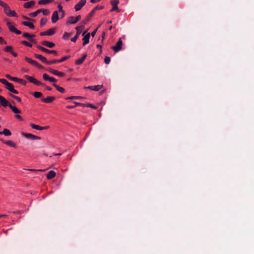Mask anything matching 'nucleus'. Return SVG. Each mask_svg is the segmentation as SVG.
Returning a JSON list of instances; mask_svg holds the SVG:
<instances>
[{
  "instance_id": "f257e3e1",
  "label": "nucleus",
  "mask_w": 254,
  "mask_h": 254,
  "mask_svg": "<svg viewBox=\"0 0 254 254\" xmlns=\"http://www.w3.org/2000/svg\"><path fill=\"white\" fill-rule=\"evenodd\" d=\"M84 26L83 25H81L80 26H77L75 28V29L76 30L77 32L76 33V35L71 39V41L73 42H75L77 40V39L78 38L79 36L80 35L81 31L84 29Z\"/></svg>"
},
{
  "instance_id": "f03ea898",
  "label": "nucleus",
  "mask_w": 254,
  "mask_h": 254,
  "mask_svg": "<svg viewBox=\"0 0 254 254\" xmlns=\"http://www.w3.org/2000/svg\"><path fill=\"white\" fill-rule=\"evenodd\" d=\"M98 9V6H96L88 14L87 17L84 19L81 24L83 25L86 24L88 21L90 20L91 18L94 15L95 12Z\"/></svg>"
},
{
  "instance_id": "7ed1b4c3",
  "label": "nucleus",
  "mask_w": 254,
  "mask_h": 254,
  "mask_svg": "<svg viewBox=\"0 0 254 254\" xmlns=\"http://www.w3.org/2000/svg\"><path fill=\"white\" fill-rule=\"evenodd\" d=\"M24 77L31 83H32L36 85L41 86L43 85V83H42L41 81H38L34 77L29 76L28 75H25Z\"/></svg>"
},
{
  "instance_id": "20e7f679",
  "label": "nucleus",
  "mask_w": 254,
  "mask_h": 254,
  "mask_svg": "<svg viewBox=\"0 0 254 254\" xmlns=\"http://www.w3.org/2000/svg\"><path fill=\"white\" fill-rule=\"evenodd\" d=\"M5 77L6 78H7L8 79L10 80H12V81H15V82H17L20 84H22L24 85H25L26 84V81H25L24 80H23L22 79H20V78H17V77H11L10 75L9 74H6L5 75Z\"/></svg>"
},
{
  "instance_id": "39448f33",
  "label": "nucleus",
  "mask_w": 254,
  "mask_h": 254,
  "mask_svg": "<svg viewBox=\"0 0 254 254\" xmlns=\"http://www.w3.org/2000/svg\"><path fill=\"white\" fill-rule=\"evenodd\" d=\"M123 42L121 40V38H120L117 42L116 45L112 47V49L114 50L115 52H119L122 48Z\"/></svg>"
},
{
  "instance_id": "423d86ee",
  "label": "nucleus",
  "mask_w": 254,
  "mask_h": 254,
  "mask_svg": "<svg viewBox=\"0 0 254 254\" xmlns=\"http://www.w3.org/2000/svg\"><path fill=\"white\" fill-rule=\"evenodd\" d=\"M47 70L53 74L58 76L59 77H63L65 75V74L64 72L59 71L51 68H47Z\"/></svg>"
},
{
  "instance_id": "0eeeda50",
  "label": "nucleus",
  "mask_w": 254,
  "mask_h": 254,
  "mask_svg": "<svg viewBox=\"0 0 254 254\" xmlns=\"http://www.w3.org/2000/svg\"><path fill=\"white\" fill-rule=\"evenodd\" d=\"M5 87L9 91H10V92H11L12 93H14V94H18V91H17L16 90H15L14 88V86L11 83H9V82H7L5 85Z\"/></svg>"
},
{
  "instance_id": "6e6552de",
  "label": "nucleus",
  "mask_w": 254,
  "mask_h": 254,
  "mask_svg": "<svg viewBox=\"0 0 254 254\" xmlns=\"http://www.w3.org/2000/svg\"><path fill=\"white\" fill-rule=\"evenodd\" d=\"M22 135L28 139L31 140L40 139L41 137L29 133H22Z\"/></svg>"
},
{
  "instance_id": "1a4fd4ad",
  "label": "nucleus",
  "mask_w": 254,
  "mask_h": 254,
  "mask_svg": "<svg viewBox=\"0 0 254 254\" xmlns=\"http://www.w3.org/2000/svg\"><path fill=\"white\" fill-rule=\"evenodd\" d=\"M37 47L41 51L44 52H45V53H48V54H55V55H57L58 54V53L56 51H55V50H49L42 46H39V45H38L37 46Z\"/></svg>"
},
{
  "instance_id": "9d476101",
  "label": "nucleus",
  "mask_w": 254,
  "mask_h": 254,
  "mask_svg": "<svg viewBox=\"0 0 254 254\" xmlns=\"http://www.w3.org/2000/svg\"><path fill=\"white\" fill-rule=\"evenodd\" d=\"M86 33V31H84L82 33V36H84V37L82 39V40L83 41V46L86 45V44H88L89 42V38H90V33H88L87 34L85 35Z\"/></svg>"
},
{
  "instance_id": "9b49d317",
  "label": "nucleus",
  "mask_w": 254,
  "mask_h": 254,
  "mask_svg": "<svg viewBox=\"0 0 254 254\" xmlns=\"http://www.w3.org/2000/svg\"><path fill=\"white\" fill-rule=\"evenodd\" d=\"M55 32H56V28H53L49 29L48 30H47L46 31L41 32L40 35L41 36H45V35L51 36V35L54 34L55 33Z\"/></svg>"
},
{
  "instance_id": "f8f14e48",
  "label": "nucleus",
  "mask_w": 254,
  "mask_h": 254,
  "mask_svg": "<svg viewBox=\"0 0 254 254\" xmlns=\"http://www.w3.org/2000/svg\"><path fill=\"white\" fill-rule=\"evenodd\" d=\"M86 0H80L74 6L75 11H78L85 4Z\"/></svg>"
},
{
  "instance_id": "ddd939ff",
  "label": "nucleus",
  "mask_w": 254,
  "mask_h": 254,
  "mask_svg": "<svg viewBox=\"0 0 254 254\" xmlns=\"http://www.w3.org/2000/svg\"><path fill=\"white\" fill-rule=\"evenodd\" d=\"M80 19L81 16L79 15H77L76 17L71 16L69 17L67 22L70 24H75L77 21H78Z\"/></svg>"
},
{
  "instance_id": "4468645a",
  "label": "nucleus",
  "mask_w": 254,
  "mask_h": 254,
  "mask_svg": "<svg viewBox=\"0 0 254 254\" xmlns=\"http://www.w3.org/2000/svg\"><path fill=\"white\" fill-rule=\"evenodd\" d=\"M0 104L3 107H9L11 104L8 102L3 96L0 95Z\"/></svg>"
},
{
  "instance_id": "2eb2a0df",
  "label": "nucleus",
  "mask_w": 254,
  "mask_h": 254,
  "mask_svg": "<svg viewBox=\"0 0 254 254\" xmlns=\"http://www.w3.org/2000/svg\"><path fill=\"white\" fill-rule=\"evenodd\" d=\"M23 37L24 38H28L31 42L36 43V41L35 39H32L33 37H35V35L34 34H30L28 33H24L23 34Z\"/></svg>"
},
{
  "instance_id": "dca6fc26",
  "label": "nucleus",
  "mask_w": 254,
  "mask_h": 254,
  "mask_svg": "<svg viewBox=\"0 0 254 254\" xmlns=\"http://www.w3.org/2000/svg\"><path fill=\"white\" fill-rule=\"evenodd\" d=\"M56 97L55 96H48L47 98H42V101L46 103H51L55 100Z\"/></svg>"
},
{
  "instance_id": "f3484780",
  "label": "nucleus",
  "mask_w": 254,
  "mask_h": 254,
  "mask_svg": "<svg viewBox=\"0 0 254 254\" xmlns=\"http://www.w3.org/2000/svg\"><path fill=\"white\" fill-rule=\"evenodd\" d=\"M119 0H112L111 1V4L113 6L111 10V11L114 10H118V4H119Z\"/></svg>"
},
{
  "instance_id": "a211bd4d",
  "label": "nucleus",
  "mask_w": 254,
  "mask_h": 254,
  "mask_svg": "<svg viewBox=\"0 0 254 254\" xmlns=\"http://www.w3.org/2000/svg\"><path fill=\"white\" fill-rule=\"evenodd\" d=\"M30 126L32 128L37 129V130H43V129H47L49 128L48 126L41 127L40 126H38V125H35L34 124H31Z\"/></svg>"
},
{
  "instance_id": "6ab92c4d",
  "label": "nucleus",
  "mask_w": 254,
  "mask_h": 254,
  "mask_svg": "<svg viewBox=\"0 0 254 254\" xmlns=\"http://www.w3.org/2000/svg\"><path fill=\"white\" fill-rule=\"evenodd\" d=\"M42 45L43 46H46L47 47L52 48L55 46V44L51 42H49L48 41H43L41 42Z\"/></svg>"
},
{
  "instance_id": "aec40b11",
  "label": "nucleus",
  "mask_w": 254,
  "mask_h": 254,
  "mask_svg": "<svg viewBox=\"0 0 254 254\" xmlns=\"http://www.w3.org/2000/svg\"><path fill=\"white\" fill-rule=\"evenodd\" d=\"M102 87V85H95V86H89L88 87H84V89H89L94 91H99Z\"/></svg>"
},
{
  "instance_id": "412c9836",
  "label": "nucleus",
  "mask_w": 254,
  "mask_h": 254,
  "mask_svg": "<svg viewBox=\"0 0 254 254\" xmlns=\"http://www.w3.org/2000/svg\"><path fill=\"white\" fill-rule=\"evenodd\" d=\"M59 20V15L57 11H55L52 16V21L53 23H56Z\"/></svg>"
},
{
  "instance_id": "4be33fe9",
  "label": "nucleus",
  "mask_w": 254,
  "mask_h": 254,
  "mask_svg": "<svg viewBox=\"0 0 254 254\" xmlns=\"http://www.w3.org/2000/svg\"><path fill=\"white\" fill-rule=\"evenodd\" d=\"M87 57V54H84L83 55V56H82V57L80 59H78L77 60H76L75 61V64H77V65H80L81 64H82L84 61L85 60V59H86V58Z\"/></svg>"
},
{
  "instance_id": "5701e85b",
  "label": "nucleus",
  "mask_w": 254,
  "mask_h": 254,
  "mask_svg": "<svg viewBox=\"0 0 254 254\" xmlns=\"http://www.w3.org/2000/svg\"><path fill=\"white\" fill-rule=\"evenodd\" d=\"M34 57L40 60V61H41L43 63L46 64V63L47 62V59L43 57V56L41 55H39V54H34Z\"/></svg>"
},
{
  "instance_id": "b1692460",
  "label": "nucleus",
  "mask_w": 254,
  "mask_h": 254,
  "mask_svg": "<svg viewBox=\"0 0 254 254\" xmlns=\"http://www.w3.org/2000/svg\"><path fill=\"white\" fill-rule=\"evenodd\" d=\"M56 173L54 171H50L47 175V178L49 180L53 179L56 176Z\"/></svg>"
},
{
  "instance_id": "393cba45",
  "label": "nucleus",
  "mask_w": 254,
  "mask_h": 254,
  "mask_svg": "<svg viewBox=\"0 0 254 254\" xmlns=\"http://www.w3.org/2000/svg\"><path fill=\"white\" fill-rule=\"evenodd\" d=\"M9 107L12 111V112L16 114H21V112L20 110L18 109L15 106H12L11 104L9 105Z\"/></svg>"
},
{
  "instance_id": "a878e982",
  "label": "nucleus",
  "mask_w": 254,
  "mask_h": 254,
  "mask_svg": "<svg viewBox=\"0 0 254 254\" xmlns=\"http://www.w3.org/2000/svg\"><path fill=\"white\" fill-rule=\"evenodd\" d=\"M73 103L75 104V106H66V108L68 109H73L77 106L85 107V104L84 103H78L75 101L73 102Z\"/></svg>"
},
{
  "instance_id": "bb28decb",
  "label": "nucleus",
  "mask_w": 254,
  "mask_h": 254,
  "mask_svg": "<svg viewBox=\"0 0 254 254\" xmlns=\"http://www.w3.org/2000/svg\"><path fill=\"white\" fill-rule=\"evenodd\" d=\"M35 4V1L32 0V1H30L29 2H25L24 4V7L25 8H29L31 7H32V6L34 5Z\"/></svg>"
},
{
  "instance_id": "cd10ccee",
  "label": "nucleus",
  "mask_w": 254,
  "mask_h": 254,
  "mask_svg": "<svg viewBox=\"0 0 254 254\" xmlns=\"http://www.w3.org/2000/svg\"><path fill=\"white\" fill-rule=\"evenodd\" d=\"M22 24L24 26L29 27L30 29H33L35 28L34 24L31 22H29L28 21H23L22 22Z\"/></svg>"
},
{
  "instance_id": "c85d7f7f",
  "label": "nucleus",
  "mask_w": 254,
  "mask_h": 254,
  "mask_svg": "<svg viewBox=\"0 0 254 254\" xmlns=\"http://www.w3.org/2000/svg\"><path fill=\"white\" fill-rule=\"evenodd\" d=\"M4 134L5 136H9L11 134L10 131L6 128H4L2 131H0V135Z\"/></svg>"
},
{
  "instance_id": "c756f323",
  "label": "nucleus",
  "mask_w": 254,
  "mask_h": 254,
  "mask_svg": "<svg viewBox=\"0 0 254 254\" xmlns=\"http://www.w3.org/2000/svg\"><path fill=\"white\" fill-rule=\"evenodd\" d=\"M6 25L11 32H14L15 30H16V28L11 25V22H7Z\"/></svg>"
},
{
  "instance_id": "7c9ffc66",
  "label": "nucleus",
  "mask_w": 254,
  "mask_h": 254,
  "mask_svg": "<svg viewBox=\"0 0 254 254\" xmlns=\"http://www.w3.org/2000/svg\"><path fill=\"white\" fill-rule=\"evenodd\" d=\"M53 86L56 88V89L58 91H59V92H60L61 93H64V92L65 90H64V88L59 86V85H58L56 83H54L53 84Z\"/></svg>"
},
{
  "instance_id": "2f4dec72",
  "label": "nucleus",
  "mask_w": 254,
  "mask_h": 254,
  "mask_svg": "<svg viewBox=\"0 0 254 254\" xmlns=\"http://www.w3.org/2000/svg\"><path fill=\"white\" fill-rule=\"evenodd\" d=\"M11 10L9 6L7 4L4 7V12L7 16L10 14Z\"/></svg>"
},
{
  "instance_id": "473e14b6",
  "label": "nucleus",
  "mask_w": 254,
  "mask_h": 254,
  "mask_svg": "<svg viewBox=\"0 0 254 254\" xmlns=\"http://www.w3.org/2000/svg\"><path fill=\"white\" fill-rule=\"evenodd\" d=\"M54 0H40L38 1L39 4H46L50 2H52Z\"/></svg>"
},
{
  "instance_id": "72a5a7b5",
  "label": "nucleus",
  "mask_w": 254,
  "mask_h": 254,
  "mask_svg": "<svg viewBox=\"0 0 254 254\" xmlns=\"http://www.w3.org/2000/svg\"><path fill=\"white\" fill-rule=\"evenodd\" d=\"M4 144H7V145H9L11 147H13L15 148L16 147V145L15 143H14L13 141L11 140H7L4 142Z\"/></svg>"
},
{
  "instance_id": "f704fd0d",
  "label": "nucleus",
  "mask_w": 254,
  "mask_h": 254,
  "mask_svg": "<svg viewBox=\"0 0 254 254\" xmlns=\"http://www.w3.org/2000/svg\"><path fill=\"white\" fill-rule=\"evenodd\" d=\"M41 11H42V9H39L37 10V11H36L35 12L30 13L29 14V15L31 17H36L39 13L41 12Z\"/></svg>"
},
{
  "instance_id": "c9c22d12",
  "label": "nucleus",
  "mask_w": 254,
  "mask_h": 254,
  "mask_svg": "<svg viewBox=\"0 0 254 254\" xmlns=\"http://www.w3.org/2000/svg\"><path fill=\"white\" fill-rule=\"evenodd\" d=\"M25 60L29 64H33L34 65H35V64H36V61H34L33 60H32L30 58H27V57H25Z\"/></svg>"
},
{
  "instance_id": "e433bc0d",
  "label": "nucleus",
  "mask_w": 254,
  "mask_h": 254,
  "mask_svg": "<svg viewBox=\"0 0 254 254\" xmlns=\"http://www.w3.org/2000/svg\"><path fill=\"white\" fill-rule=\"evenodd\" d=\"M32 95L36 98H40L42 96L43 94L40 92H35L32 93Z\"/></svg>"
},
{
  "instance_id": "4c0bfd02",
  "label": "nucleus",
  "mask_w": 254,
  "mask_h": 254,
  "mask_svg": "<svg viewBox=\"0 0 254 254\" xmlns=\"http://www.w3.org/2000/svg\"><path fill=\"white\" fill-rule=\"evenodd\" d=\"M47 19L46 18H45V17L42 18L40 20V26L41 27H42L44 25H45L47 22Z\"/></svg>"
},
{
  "instance_id": "58836bf2",
  "label": "nucleus",
  "mask_w": 254,
  "mask_h": 254,
  "mask_svg": "<svg viewBox=\"0 0 254 254\" xmlns=\"http://www.w3.org/2000/svg\"><path fill=\"white\" fill-rule=\"evenodd\" d=\"M58 63H59L58 60H52V61H48L47 60L46 64H56Z\"/></svg>"
},
{
  "instance_id": "ea45409f",
  "label": "nucleus",
  "mask_w": 254,
  "mask_h": 254,
  "mask_svg": "<svg viewBox=\"0 0 254 254\" xmlns=\"http://www.w3.org/2000/svg\"><path fill=\"white\" fill-rule=\"evenodd\" d=\"M72 35L71 33H67V32H64L63 38L64 39H67L69 38V37Z\"/></svg>"
},
{
  "instance_id": "a19ab883",
  "label": "nucleus",
  "mask_w": 254,
  "mask_h": 254,
  "mask_svg": "<svg viewBox=\"0 0 254 254\" xmlns=\"http://www.w3.org/2000/svg\"><path fill=\"white\" fill-rule=\"evenodd\" d=\"M21 43L29 47H31L32 46V45L30 43L26 41H22L21 42Z\"/></svg>"
},
{
  "instance_id": "79ce46f5",
  "label": "nucleus",
  "mask_w": 254,
  "mask_h": 254,
  "mask_svg": "<svg viewBox=\"0 0 254 254\" xmlns=\"http://www.w3.org/2000/svg\"><path fill=\"white\" fill-rule=\"evenodd\" d=\"M12 47L10 46H7L6 47H5L4 50L6 52H9V53H11V52L12 51Z\"/></svg>"
},
{
  "instance_id": "37998d69",
  "label": "nucleus",
  "mask_w": 254,
  "mask_h": 254,
  "mask_svg": "<svg viewBox=\"0 0 254 254\" xmlns=\"http://www.w3.org/2000/svg\"><path fill=\"white\" fill-rule=\"evenodd\" d=\"M70 56H67L64 57L60 60H58V62L62 63V62L65 61V60L68 59L70 58Z\"/></svg>"
},
{
  "instance_id": "c03bdc74",
  "label": "nucleus",
  "mask_w": 254,
  "mask_h": 254,
  "mask_svg": "<svg viewBox=\"0 0 254 254\" xmlns=\"http://www.w3.org/2000/svg\"><path fill=\"white\" fill-rule=\"evenodd\" d=\"M83 98V97L81 96H70L67 97L66 99H81Z\"/></svg>"
},
{
  "instance_id": "a18cd8bd",
  "label": "nucleus",
  "mask_w": 254,
  "mask_h": 254,
  "mask_svg": "<svg viewBox=\"0 0 254 254\" xmlns=\"http://www.w3.org/2000/svg\"><path fill=\"white\" fill-rule=\"evenodd\" d=\"M10 96L13 98V99H15L16 100H17L18 102H21V99L20 98H19V97L18 96H15L14 95H12V94H10Z\"/></svg>"
},
{
  "instance_id": "49530a36",
  "label": "nucleus",
  "mask_w": 254,
  "mask_h": 254,
  "mask_svg": "<svg viewBox=\"0 0 254 254\" xmlns=\"http://www.w3.org/2000/svg\"><path fill=\"white\" fill-rule=\"evenodd\" d=\"M85 107H89L94 109H96L97 107L95 106L94 105L90 104V103H87L85 104Z\"/></svg>"
},
{
  "instance_id": "de8ad7c7",
  "label": "nucleus",
  "mask_w": 254,
  "mask_h": 254,
  "mask_svg": "<svg viewBox=\"0 0 254 254\" xmlns=\"http://www.w3.org/2000/svg\"><path fill=\"white\" fill-rule=\"evenodd\" d=\"M44 15H48L50 13V11L48 9H42V11Z\"/></svg>"
},
{
  "instance_id": "09e8293b",
  "label": "nucleus",
  "mask_w": 254,
  "mask_h": 254,
  "mask_svg": "<svg viewBox=\"0 0 254 254\" xmlns=\"http://www.w3.org/2000/svg\"><path fill=\"white\" fill-rule=\"evenodd\" d=\"M111 61L110 58L109 57H105L104 59V62L106 64H109Z\"/></svg>"
},
{
  "instance_id": "8fccbe9b",
  "label": "nucleus",
  "mask_w": 254,
  "mask_h": 254,
  "mask_svg": "<svg viewBox=\"0 0 254 254\" xmlns=\"http://www.w3.org/2000/svg\"><path fill=\"white\" fill-rule=\"evenodd\" d=\"M8 16L17 17V15L14 11L11 10L10 13Z\"/></svg>"
},
{
  "instance_id": "3c124183",
  "label": "nucleus",
  "mask_w": 254,
  "mask_h": 254,
  "mask_svg": "<svg viewBox=\"0 0 254 254\" xmlns=\"http://www.w3.org/2000/svg\"><path fill=\"white\" fill-rule=\"evenodd\" d=\"M50 77H49V76L47 74H46V73H44L43 75V78L45 80L49 81V79H50Z\"/></svg>"
},
{
  "instance_id": "603ef678",
  "label": "nucleus",
  "mask_w": 254,
  "mask_h": 254,
  "mask_svg": "<svg viewBox=\"0 0 254 254\" xmlns=\"http://www.w3.org/2000/svg\"><path fill=\"white\" fill-rule=\"evenodd\" d=\"M27 170L29 171H31V172H43V171H44L45 170H41V169H38V170L28 169Z\"/></svg>"
},
{
  "instance_id": "864d4df0",
  "label": "nucleus",
  "mask_w": 254,
  "mask_h": 254,
  "mask_svg": "<svg viewBox=\"0 0 254 254\" xmlns=\"http://www.w3.org/2000/svg\"><path fill=\"white\" fill-rule=\"evenodd\" d=\"M0 44L6 45V42L3 39V38L0 37Z\"/></svg>"
},
{
  "instance_id": "5fc2aeb1",
  "label": "nucleus",
  "mask_w": 254,
  "mask_h": 254,
  "mask_svg": "<svg viewBox=\"0 0 254 254\" xmlns=\"http://www.w3.org/2000/svg\"><path fill=\"white\" fill-rule=\"evenodd\" d=\"M49 81L51 82H56L57 80L54 77H50Z\"/></svg>"
},
{
  "instance_id": "6e6d98bb",
  "label": "nucleus",
  "mask_w": 254,
  "mask_h": 254,
  "mask_svg": "<svg viewBox=\"0 0 254 254\" xmlns=\"http://www.w3.org/2000/svg\"><path fill=\"white\" fill-rule=\"evenodd\" d=\"M0 82H1L4 85L8 82V81L4 78L1 79L0 80Z\"/></svg>"
},
{
  "instance_id": "4d7b16f0",
  "label": "nucleus",
  "mask_w": 254,
  "mask_h": 254,
  "mask_svg": "<svg viewBox=\"0 0 254 254\" xmlns=\"http://www.w3.org/2000/svg\"><path fill=\"white\" fill-rule=\"evenodd\" d=\"M35 66H37L38 68L40 69L43 68V66L40 64L36 62V64H35Z\"/></svg>"
},
{
  "instance_id": "13d9d810",
  "label": "nucleus",
  "mask_w": 254,
  "mask_h": 254,
  "mask_svg": "<svg viewBox=\"0 0 254 254\" xmlns=\"http://www.w3.org/2000/svg\"><path fill=\"white\" fill-rule=\"evenodd\" d=\"M7 5L6 3L0 0V5L2 6L3 8Z\"/></svg>"
},
{
  "instance_id": "bf43d9fd",
  "label": "nucleus",
  "mask_w": 254,
  "mask_h": 254,
  "mask_svg": "<svg viewBox=\"0 0 254 254\" xmlns=\"http://www.w3.org/2000/svg\"><path fill=\"white\" fill-rule=\"evenodd\" d=\"M58 7L59 11L62 12L64 11L63 10V6H62V5L61 4H59Z\"/></svg>"
},
{
  "instance_id": "052dcab7",
  "label": "nucleus",
  "mask_w": 254,
  "mask_h": 254,
  "mask_svg": "<svg viewBox=\"0 0 254 254\" xmlns=\"http://www.w3.org/2000/svg\"><path fill=\"white\" fill-rule=\"evenodd\" d=\"M15 118H16V119H18V120H20V121L23 120V119H22V117H21V116H20V115H16V116H15Z\"/></svg>"
},
{
  "instance_id": "680f3d73",
  "label": "nucleus",
  "mask_w": 254,
  "mask_h": 254,
  "mask_svg": "<svg viewBox=\"0 0 254 254\" xmlns=\"http://www.w3.org/2000/svg\"><path fill=\"white\" fill-rule=\"evenodd\" d=\"M10 54L14 57H16L17 56V54L13 51L11 52Z\"/></svg>"
},
{
  "instance_id": "e2e57ef3",
  "label": "nucleus",
  "mask_w": 254,
  "mask_h": 254,
  "mask_svg": "<svg viewBox=\"0 0 254 254\" xmlns=\"http://www.w3.org/2000/svg\"><path fill=\"white\" fill-rule=\"evenodd\" d=\"M97 31V29H95L94 31H93L91 34V35L92 36V37H94L95 34H96V33Z\"/></svg>"
},
{
  "instance_id": "0e129e2a",
  "label": "nucleus",
  "mask_w": 254,
  "mask_h": 254,
  "mask_svg": "<svg viewBox=\"0 0 254 254\" xmlns=\"http://www.w3.org/2000/svg\"><path fill=\"white\" fill-rule=\"evenodd\" d=\"M14 33H15V34H18V35L21 34V32L20 31L17 30L16 28V30H15Z\"/></svg>"
},
{
  "instance_id": "69168bd1",
  "label": "nucleus",
  "mask_w": 254,
  "mask_h": 254,
  "mask_svg": "<svg viewBox=\"0 0 254 254\" xmlns=\"http://www.w3.org/2000/svg\"><path fill=\"white\" fill-rule=\"evenodd\" d=\"M96 47H97V48L100 49V53H101L102 51L101 45H97Z\"/></svg>"
},
{
  "instance_id": "338daca9",
  "label": "nucleus",
  "mask_w": 254,
  "mask_h": 254,
  "mask_svg": "<svg viewBox=\"0 0 254 254\" xmlns=\"http://www.w3.org/2000/svg\"><path fill=\"white\" fill-rule=\"evenodd\" d=\"M46 89L49 90V91H51L52 90V88L50 87H49V86H47L46 87Z\"/></svg>"
},
{
  "instance_id": "774afa93",
  "label": "nucleus",
  "mask_w": 254,
  "mask_h": 254,
  "mask_svg": "<svg viewBox=\"0 0 254 254\" xmlns=\"http://www.w3.org/2000/svg\"><path fill=\"white\" fill-rule=\"evenodd\" d=\"M23 18L25 19H26V20H31L30 18H29V17H27V16H23Z\"/></svg>"
}]
</instances>
